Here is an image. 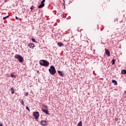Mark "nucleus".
<instances>
[{"instance_id":"nucleus-1","label":"nucleus","mask_w":126,"mask_h":126,"mask_svg":"<svg viewBox=\"0 0 126 126\" xmlns=\"http://www.w3.org/2000/svg\"><path fill=\"white\" fill-rule=\"evenodd\" d=\"M49 71L52 75H55V74H56V72H57V71H56V68L54 66H51L50 67V68L49 69Z\"/></svg>"},{"instance_id":"nucleus-2","label":"nucleus","mask_w":126,"mask_h":126,"mask_svg":"<svg viewBox=\"0 0 126 126\" xmlns=\"http://www.w3.org/2000/svg\"><path fill=\"white\" fill-rule=\"evenodd\" d=\"M15 59L18 60L19 63H23V57L20 55L16 54L14 56Z\"/></svg>"},{"instance_id":"nucleus-3","label":"nucleus","mask_w":126,"mask_h":126,"mask_svg":"<svg viewBox=\"0 0 126 126\" xmlns=\"http://www.w3.org/2000/svg\"><path fill=\"white\" fill-rule=\"evenodd\" d=\"M39 64L42 66H48V61L46 60H40L39 61Z\"/></svg>"},{"instance_id":"nucleus-4","label":"nucleus","mask_w":126,"mask_h":126,"mask_svg":"<svg viewBox=\"0 0 126 126\" xmlns=\"http://www.w3.org/2000/svg\"><path fill=\"white\" fill-rule=\"evenodd\" d=\"M33 115L34 117H35V119L36 120V121H37V120H38V118H39V117H40V114H39V112H33Z\"/></svg>"},{"instance_id":"nucleus-5","label":"nucleus","mask_w":126,"mask_h":126,"mask_svg":"<svg viewBox=\"0 0 126 126\" xmlns=\"http://www.w3.org/2000/svg\"><path fill=\"white\" fill-rule=\"evenodd\" d=\"M28 47H29L30 49H34L35 45L33 43H30L28 44Z\"/></svg>"},{"instance_id":"nucleus-6","label":"nucleus","mask_w":126,"mask_h":126,"mask_svg":"<svg viewBox=\"0 0 126 126\" xmlns=\"http://www.w3.org/2000/svg\"><path fill=\"white\" fill-rule=\"evenodd\" d=\"M47 124V121L45 120H42L40 122V125L41 126H45V125Z\"/></svg>"},{"instance_id":"nucleus-7","label":"nucleus","mask_w":126,"mask_h":126,"mask_svg":"<svg viewBox=\"0 0 126 126\" xmlns=\"http://www.w3.org/2000/svg\"><path fill=\"white\" fill-rule=\"evenodd\" d=\"M105 51L106 55H107V56L108 57H110V56H111V54H110V51L107 49H105Z\"/></svg>"},{"instance_id":"nucleus-8","label":"nucleus","mask_w":126,"mask_h":126,"mask_svg":"<svg viewBox=\"0 0 126 126\" xmlns=\"http://www.w3.org/2000/svg\"><path fill=\"white\" fill-rule=\"evenodd\" d=\"M58 72L59 75H60L61 76H63V77L64 76V74L63 73V71H59V70H58Z\"/></svg>"},{"instance_id":"nucleus-9","label":"nucleus","mask_w":126,"mask_h":126,"mask_svg":"<svg viewBox=\"0 0 126 126\" xmlns=\"http://www.w3.org/2000/svg\"><path fill=\"white\" fill-rule=\"evenodd\" d=\"M57 45L59 47H63V46H64L62 42H58Z\"/></svg>"},{"instance_id":"nucleus-10","label":"nucleus","mask_w":126,"mask_h":126,"mask_svg":"<svg viewBox=\"0 0 126 126\" xmlns=\"http://www.w3.org/2000/svg\"><path fill=\"white\" fill-rule=\"evenodd\" d=\"M112 83H114V85H118V82L115 80H112Z\"/></svg>"},{"instance_id":"nucleus-11","label":"nucleus","mask_w":126,"mask_h":126,"mask_svg":"<svg viewBox=\"0 0 126 126\" xmlns=\"http://www.w3.org/2000/svg\"><path fill=\"white\" fill-rule=\"evenodd\" d=\"M44 6H45V5H43V4H40L38 7V8H43Z\"/></svg>"},{"instance_id":"nucleus-12","label":"nucleus","mask_w":126,"mask_h":126,"mask_svg":"<svg viewBox=\"0 0 126 126\" xmlns=\"http://www.w3.org/2000/svg\"><path fill=\"white\" fill-rule=\"evenodd\" d=\"M43 113H45L46 115H48V110L42 109Z\"/></svg>"},{"instance_id":"nucleus-13","label":"nucleus","mask_w":126,"mask_h":126,"mask_svg":"<svg viewBox=\"0 0 126 126\" xmlns=\"http://www.w3.org/2000/svg\"><path fill=\"white\" fill-rule=\"evenodd\" d=\"M20 103L22 104L23 106H25V104H24V101H23V99L20 100Z\"/></svg>"},{"instance_id":"nucleus-14","label":"nucleus","mask_w":126,"mask_h":126,"mask_svg":"<svg viewBox=\"0 0 126 126\" xmlns=\"http://www.w3.org/2000/svg\"><path fill=\"white\" fill-rule=\"evenodd\" d=\"M10 91L12 94H14V90L13 89V87L10 89Z\"/></svg>"},{"instance_id":"nucleus-15","label":"nucleus","mask_w":126,"mask_h":126,"mask_svg":"<svg viewBox=\"0 0 126 126\" xmlns=\"http://www.w3.org/2000/svg\"><path fill=\"white\" fill-rule=\"evenodd\" d=\"M121 73L122 74H126V70H122L121 71Z\"/></svg>"},{"instance_id":"nucleus-16","label":"nucleus","mask_w":126,"mask_h":126,"mask_svg":"<svg viewBox=\"0 0 126 126\" xmlns=\"http://www.w3.org/2000/svg\"><path fill=\"white\" fill-rule=\"evenodd\" d=\"M77 126H82V121H80L78 123Z\"/></svg>"},{"instance_id":"nucleus-17","label":"nucleus","mask_w":126,"mask_h":126,"mask_svg":"<svg viewBox=\"0 0 126 126\" xmlns=\"http://www.w3.org/2000/svg\"><path fill=\"white\" fill-rule=\"evenodd\" d=\"M11 77H14V78H16V75H14V74H11Z\"/></svg>"},{"instance_id":"nucleus-18","label":"nucleus","mask_w":126,"mask_h":126,"mask_svg":"<svg viewBox=\"0 0 126 126\" xmlns=\"http://www.w3.org/2000/svg\"><path fill=\"white\" fill-rule=\"evenodd\" d=\"M112 64H115V63H116V60H115V59H112Z\"/></svg>"},{"instance_id":"nucleus-19","label":"nucleus","mask_w":126,"mask_h":126,"mask_svg":"<svg viewBox=\"0 0 126 126\" xmlns=\"http://www.w3.org/2000/svg\"><path fill=\"white\" fill-rule=\"evenodd\" d=\"M8 17H9V15L3 17V19L4 20L6 19V18H7Z\"/></svg>"},{"instance_id":"nucleus-20","label":"nucleus","mask_w":126,"mask_h":126,"mask_svg":"<svg viewBox=\"0 0 126 126\" xmlns=\"http://www.w3.org/2000/svg\"><path fill=\"white\" fill-rule=\"evenodd\" d=\"M32 41L34 43H36V40L34 38H32Z\"/></svg>"},{"instance_id":"nucleus-21","label":"nucleus","mask_w":126,"mask_h":126,"mask_svg":"<svg viewBox=\"0 0 126 126\" xmlns=\"http://www.w3.org/2000/svg\"><path fill=\"white\" fill-rule=\"evenodd\" d=\"M26 110H28L29 112H30V109H29V107H28V106H26Z\"/></svg>"},{"instance_id":"nucleus-22","label":"nucleus","mask_w":126,"mask_h":126,"mask_svg":"<svg viewBox=\"0 0 126 126\" xmlns=\"http://www.w3.org/2000/svg\"><path fill=\"white\" fill-rule=\"evenodd\" d=\"M31 10H33V9H34V6H32L31 7Z\"/></svg>"},{"instance_id":"nucleus-23","label":"nucleus","mask_w":126,"mask_h":126,"mask_svg":"<svg viewBox=\"0 0 126 126\" xmlns=\"http://www.w3.org/2000/svg\"><path fill=\"white\" fill-rule=\"evenodd\" d=\"M25 96H28V92L25 93Z\"/></svg>"},{"instance_id":"nucleus-24","label":"nucleus","mask_w":126,"mask_h":126,"mask_svg":"<svg viewBox=\"0 0 126 126\" xmlns=\"http://www.w3.org/2000/svg\"><path fill=\"white\" fill-rule=\"evenodd\" d=\"M3 126V124H2V123L0 122V126Z\"/></svg>"},{"instance_id":"nucleus-25","label":"nucleus","mask_w":126,"mask_h":126,"mask_svg":"<svg viewBox=\"0 0 126 126\" xmlns=\"http://www.w3.org/2000/svg\"><path fill=\"white\" fill-rule=\"evenodd\" d=\"M41 4H43V5H45V3H43V2H42V1H41Z\"/></svg>"},{"instance_id":"nucleus-26","label":"nucleus","mask_w":126,"mask_h":126,"mask_svg":"<svg viewBox=\"0 0 126 126\" xmlns=\"http://www.w3.org/2000/svg\"><path fill=\"white\" fill-rule=\"evenodd\" d=\"M41 1H42V2H43V3H44V2L46 1V0H42Z\"/></svg>"},{"instance_id":"nucleus-27","label":"nucleus","mask_w":126,"mask_h":126,"mask_svg":"<svg viewBox=\"0 0 126 126\" xmlns=\"http://www.w3.org/2000/svg\"><path fill=\"white\" fill-rule=\"evenodd\" d=\"M15 18H16V19H17V20H18V19H19V18H18V17L17 16H16V17H15Z\"/></svg>"},{"instance_id":"nucleus-28","label":"nucleus","mask_w":126,"mask_h":126,"mask_svg":"<svg viewBox=\"0 0 126 126\" xmlns=\"http://www.w3.org/2000/svg\"><path fill=\"white\" fill-rule=\"evenodd\" d=\"M12 55H14V53L13 52H12Z\"/></svg>"},{"instance_id":"nucleus-29","label":"nucleus","mask_w":126,"mask_h":126,"mask_svg":"<svg viewBox=\"0 0 126 126\" xmlns=\"http://www.w3.org/2000/svg\"><path fill=\"white\" fill-rule=\"evenodd\" d=\"M49 64H50V63H48V65H49Z\"/></svg>"},{"instance_id":"nucleus-30","label":"nucleus","mask_w":126,"mask_h":126,"mask_svg":"<svg viewBox=\"0 0 126 126\" xmlns=\"http://www.w3.org/2000/svg\"><path fill=\"white\" fill-rule=\"evenodd\" d=\"M4 2H6V0H5V1H4Z\"/></svg>"}]
</instances>
